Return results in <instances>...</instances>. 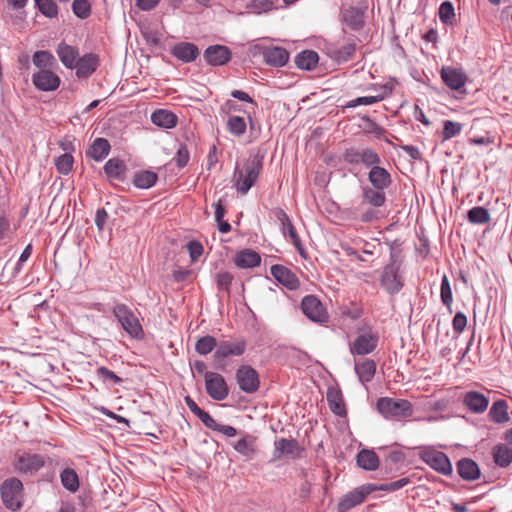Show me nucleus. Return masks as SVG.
<instances>
[{
	"mask_svg": "<svg viewBox=\"0 0 512 512\" xmlns=\"http://www.w3.org/2000/svg\"><path fill=\"white\" fill-rule=\"evenodd\" d=\"M262 170L261 161L256 158L249 159L244 166L236 168L234 172V185L238 192L246 194L256 183Z\"/></svg>",
	"mask_w": 512,
	"mask_h": 512,
	"instance_id": "nucleus-1",
	"label": "nucleus"
},
{
	"mask_svg": "<svg viewBox=\"0 0 512 512\" xmlns=\"http://www.w3.org/2000/svg\"><path fill=\"white\" fill-rule=\"evenodd\" d=\"M378 412L385 418L400 419L410 417L413 412L411 403L405 399L382 397L376 403Z\"/></svg>",
	"mask_w": 512,
	"mask_h": 512,
	"instance_id": "nucleus-2",
	"label": "nucleus"
},
{
	"mask_svg": "<svg viewBox=\"0 0 512 512\" xmlns=\"http://www.w3.org/2000/svg\"><path fill=\"white\" fill-rule=\"evenodd\" d=\"M419 456L422 461L440 474L448 476L453 471L452 464L447 455L432 447L422 448Z\"/></svg>",
	"mask_w": 512,
	"mask_h": 512,
	"instance_id": "nucleus-3",
	"label": "nucleus"
},
{
	"mask_svg": "<svg viewBox=\"0 0 512 512\" xmlns=\"http://www.w3.org/2000/svg\"><path fill=\"white\" fill-rule=\"evenodd\" d=\"M113 314L120 322L123 329L133 338H140L143 335L142 326L138 318L125 304H117L113 308Z\"/></svg>",
	"mask_w": 512,
	"mask_h": 512,
	"instance_id": "nucleus-4",
	"label": "nucleus"
},
{
	"mask_svg": "<svg viewBox=\"0 0 512 512\" xmlns=\"http://www.w3.org/2000/svg\"><path fill=\"white\" fill-rule=\"evenodd\" d=\"M22 482L17 478H10L1 486V496L4 505L12 510L16 511L22 506Z\"/></svg>",
	"mask_w": 512,
	"mask_h": 512,
	"instance_id": "nucleus-5",
	"label": "nucleus"
},
{
	"mask_svg": "<svg viewBox=\"0 0 512 512\" xmlns=\"http://www.w3.org/2000/svg\"><path fill=\"white\" fill-rule=\"evenodd\" d=\"M205 388L207 394L214 400H224L229 394L225 378L217 372H205Z\"/></svg>",
	"mask_w": 512,
	"mask_h": 512,
	"instance_id": "nucleus-6",
	"label": "nucleus"
},
{
	"mask_svg": "<svg viewBox=\"0 0 512 512\" xmlns=\"http://www.w3.org/2000/svg\"><path fill=\"white\" fill-rule=\"evenodd\" d=\"M303 313L312 321L317 323H326L329 315L323 304L315 296H305L301 303Z\"/></svg>",
	"mask_w": 512,
	"mask_h": 512,
	"instance_id": "nucleus-7",
	"label": "nucleus"
},
{
	"mask_svg": "<svg viewBox=\"0 0 512 512\" xmlns=\"http://www.w3.org/2000/svg\"><path fill=\"white\" fill-rule=\"evenodd\" d=\"M236 380L239 388L245 393H254L260 386L258 372L248 365H243L237 370Z\"/></svg>",
	"mask_w": 512,
	"mask_h": 512,
	"instance_id": "nucleus-8",
	"label": "nucleus"
},
{
	"mask_svg": "<svg viewBox=\"0 0 512 512\" xmlns=\"http://www.w3.org/2000/svg\"><path fill=\"white\" fill-rule=\"evenodd\" d=\"M44 464V457L38 454L22 452L15 455L14 467L22 473L37 472Z\"/></svg>",
	"mask_w": 512,
	"mask_h": 512,
	"instance_id": "nucleus-9",
	"label": "nucleus"
},
{
	"mask_svg": "<svg viewBox=\"0 0 512 512\" xmlns=\"http://www.w3.org/2000/svg\"><path fill=\"white\" fill-rule=\"evenodd\" d=\"M374 491H376L374 484L359 486L343 496L339 502V508L344 511L349 510L363 503L366 497Z\"/></svg>",
	"mask_w": 512,
	"mask_h": 512,
	"instance_id": "nucleus-10",
	"label": "nucleus"
},
{
	"mask_svg": "<svg viewBox=\"0 0 512 512\" xmlns=\"http://www.w3.org/2000/svg\"><path fill=\"white\" fill-rule=\"evenodd\" d=\"M378 343V336L372 331L359 334L353 342L350 343V352L353 355H366L375 350Z\"/></svg>",
	"mask_w": 512,
	"mask_h": 512,
	"instance_id": "nucleus-11",
	"label": "nucleus"
},
{
	"mask_svg": "<svg viewBox=\"0 0 512 512\" xmlns=\"http://www.w3.org/2000/svg\"><path fill=\"white\" fill-rule=\"evenodd\" d=\"M32 82L36 89L44 92L55 91L61 84L60 77L54 70L35 71L32 75Z\"/></svg>",
	"mask_w": 512,
	"mask_h": 512,
	"instance_id": "nucleus-12",
	"label": "nucleus"
},
{
	"mask_svg": "<svg viewBox=\"0 0 512 512\" xmlns=\"http://www.w3.org/2000/svg\"><path fill=\"white\" fill-rule=\"evenodd\" d=\"M441 79L452 90H460L467 83L468 77L461 68L451 66L442 67Z\"/></svg>",
	"mask_w": 512,
	"mask_h": 512,
	"instance_id": "nucleus-13",
	"label": "nucleus"
},
{
	"mask_svg": "<svg viewBox=\"0 0 512 512\" xmlns=\"http://www.w3.org/2000/svg\"><path fill=\"white\" fill-rule=\"evenodd\" d=\"M271 275L282 286L289 290H297L300 287V280L297 275L283 265H273L270 269Z\"/></svg>",
	"mask_w": 512,
	"mask_h": 512,
	"instance_id": "nucleus-14",
	"label": "nucleus"
},
{
	"mask_svg": "<svg viewBox=\"0 0 512 512\" xmlns=\"http://www.w3.org/2000/svg\"><path fill=\"white\" fill-rule=\"evenodd\" d=\"M463 405L472 413L482 414L487 410L489 399L478 391H468L463 395Z\"/></svg>",
	"mask_w": 512,
	"mask_h": 512,
	"instance_id": "nucleus-15",
	"label": "nucleus"
},
{
	"mask_svg": "<svg viewBox=\"0 0 512 512\" xmlns=\"http://www.w3.org/2000/svg\"><path fill=\"white\" fill-rule=\"evenodd\" d=\"M262 55L266 64L282 67L287 64L289 60L288 51L279 46H269L262 48Z\"/></svg>",
	"mask_w": 512,
	"mask_h": 512,
	"instance_id": "nucleus-16",
	"label": "nucleus"
},
{
	"mask_svg": "<svg viewBox=\"0 0 512 512\" xmlns=\"http://www.w3.org/2000/svg\"><path fill=\"white\" fill-rule=\"evenodd\" d=\"M245 348L244 341H223L217 346L214 358L216 361H221L228 356H240L244 353Z\"/></svg>",
	"mask_w": 512,
	"mask_h": 512,
	"instance_id": "nucleus-17",
	"label": "nucleus"
},
{
	"mask_svg": "<svg viewBox=\"0 0 512 512\" xmlns=\"http://www.w3.org/2000/svg\"><path fill=\"white\" fill-rule=\"evenodd\" d=\"M204 56L209 64L220 66L231 59V52L226 46L214 45L205 50Z\"/></svg>",
	"mask_w": 512,
	"mask_h": 512,
	"instance_id": "nucleus-18",
	"label": "nucleus"
},
{
	"mask_svg": "<svg viewBox=\"0 0 512 512\" xmlns=\"http://www.w3.org/2000/svg\"><path fill=\"white\" fill-rule=\"evenodd\" d=\"M56 53L66 68L73 69L77 65L79 52L76 47L61 42L56 49Z\"/></svg>",
	"mask_w": 512,
	"mask_h": 512,
	"instance_id": "nucleus-19",
	"label": "nucleus"
},
{
	"mask_svg": "<svg viewBox=\"0 0 512 512\" xmlns=\"http://www.w3.org/2000/svg\"><path fill=\"white\" fill-rule=\"evenodd\" d=\"M99 58L97 55L90 53L83 57H79L77 61L76 74L79 78L89 77L98 67Z\"/></svg>",
	"mask_w": 512,
	"mask_h": 512,
	"instance_id": "nucleus-20",
	"label": "nucleus"
},
{
	"mask_svg": "<svg viewBox=\"0 0 512 512\" xmlns=\"http://www.w3.org/2000/svg\"><path fill=\"white\" fill-rule=\"evenodd\" d=\"M171 53L183 62H191L197 58L199 50L193 43L181 42L172 47Z\"/></svg>",
	"mask_w": 512,
	"mask_h": 512,
	"instance_id": "nucleus-21",
	"label": "nucleus"
},
{
	"mask_svg": "<svg viewBox=\"0 0 512 512\" xmlns=\"http://www.w3.org/2000/svg\"><path fill=\"white\" fill-rule=\"evenodd\" d=\"M327 402L331 411L338 416H345L346 406L344 403L342 392L339 388L331 387L327 391Z\"/></svg>",
	"mask_w": 512,
	"mask_h": 512,
	"instance_id": "nucleus-22",
	"label": "nucleus"
},
{
	"mask_svg": "<svg viewBox=\"0 0 512 512\" xmlns=\"http://www.w3.org/2000/svg\"><path fill=\"white\" fill-rule=\"evenodd\" d=\"M151 121L158 127L171 129L177 125L178 117L169 110L159 109L152 113Z\"/></svg>",
	"mask_w": 512,
	"mask_h": 512,
	"instance_id": "nucleus-23",
	"label": "nucleus"
},
{
	"mask_svg": "<svg viewBox=\"0 0 512 512\" xmlns=\"http://www.w3.org/2000/svg\"><path fill=\"white\" fill-rule=\"evenodd\" d=\"M277 218L281 223L283 234L285 236L288 235L289 238L291 239L292 243L294 244V246L297 248V250L300 253H302L301 240H300L293 224L291 223L288 215L283 210H280L277 214Z\"/></svg>",
	"mask_w": 512,
	"mask_h": 512,
	"instance_id": "nucleus-24",
	"label": "nucleus"
},
{
	"mask_svg": "<svg viewBox=\"0 0 512 512\" xmlns=\"http://www.w3.org/2000/svg\"><path fill=\"white\" fill-rule=\"evenodd\" d=\"M32 63L36 71L52 70L56 66L55 57L47 50L36 51L32 56Z\"/></svg>",
	"mask_w": 512,
	"mask_h": 512,
	"instance_id": "nucleus-25",
	"label": "nucleus"
},
{
	"mask_svg": "<svg viewBox=\"0 0 512 512\" xmlns=\"http://www.w3.org/2000/svg\"><path fill=\"white\" fill-rule=\"evenodd\" d=\"M260 262V255L249 249L238 252L234 257V263L239 268H253L258 266Z\"/></svg>",
	"mask_w": 512,
	"mask_h": 512,
	"instance_id": "nucleus-26",
	"label": "nucleus"
},
{
	"mask_svg": "<svg viewBox=\"0 0 512 512\" xmlns=\"http://www.w3.org/2000/svg\"><path fill=\"white\" fill-rule=\"evenodd\" d=\"M369 181L376 189L383 190L390 185L391 177L386 169L374 166L369 173Z\"/></svg>",
	"mask_w": 512,
	"mask_h": 512,
	"instance_id": "nucleus-27",
	"label": "nucleus"
},
{
	"mask_svg": "<svg viewBox=\"0 0 512 512\" xmlns=\"http://www.w3.org/2000/svg\"><path fill=\"white\" fill-rule=\"evenodd\" d=\"M126 164L123 160L118 158L109 159L105 166L104 171L106 175L115 180H123L126 174Z\"/></svg>",
	"mask_w": 512,
	"mask_h": 512,
	"instance_id": "nucleus-28",
	"label": "nucleus"
},
{
	"mask_svg": "<svg viewBox=\"0 0 512 512\" xmlns=\"http://www.w3.org/2000/svg\"><path fill=\"white\" fill-rule=\"evenodd\" d=\"M494 462L502 467H508L512 463V448L507 444H497L492 448Z\"/></svg>",
	"mask_w": 512,
	"mask_h": 512,
	"instance_id": "nucleus-29",
	"label": "nucleus"
},
{
	"mask_svg": "<svg viewBox=\"0 0 512 512\" xmlns=\"http://www.w3.org/2000/svg\"><path fill=\"white\" fill-rule=\"evenodd\" d=\"M457 470L459 475L468 481L476 480L480 476L479 467L471 459H462L458 462Z\"/></svg>",
	"mask_w": 512,
	"mask_h": 512,
	"instance_id": "nucleus-30",
	"label": "nucleus"
},
{
	"mask_svg": "<svg viewBox=\"0 0 512 512\" xmlns=\"http://www.w3.org/2000/svg\"><path fill=\"white\" fill-rule=\"evenodd\" d=\"M490 419L497 424H504L509 421L508 405L505 400L495 401L489 410Z\"/></svg>",
	"mask_w": 512,
	"mask_h": 512,
	"instance_id": "nucleus-31",
	"label": "nucleus"
},
{
	"mask_svg": "<svg viewBox=\"0 0 512 512\" xmlns=\"http://www.w3.org/2000/svg\"><path fill=\"white\" fill-rule=\"evenodd\" d=\"M379 463V457L373 450L363 449L357 454V464L365 470L374 471Z\"/></svg>",
	"mask_w": 512,
	"mask_h": 512,
	"instance_id": "nucleus-32",
	"label": "nucleus"
},
{
	"mask_svg": "<svg viewBox=\"0 0 512 512\" xmlns=\"http://www.w3.org/2000/svg\"><path fill=\"white\" fill-rule=\"evenodd\" d=\"M355 371L362 383L369 382L375 375L376 363L371 359L355 362Z\"/></svg>",
	"mask_w": 512,
	"mask_h": 512,
	"instance_id": "nucleus-33",
	"label": "nucleus"
},
{
	"mask_svg": "<svg viewBox=\"0 0 512 512\" xmlns=\"http://www.w3.org/2000/svg\"><path fill=\"white\" fill-rule=\"evenodd\" d=\"M110 148L111 146L108 140L96 138L87 152V155L96 161H100L109 154Z\"/></svg>",
	"mask_w": 512,
	"mask_h": 512,
	"instance_id": "nucleus-34",
	"label": "nucleus"
},
{
	"mask_svg": "<svg viewBox=\"0 0 512 512\" xmlns=\"http://www.w3.org/2000/svg\"><path fill=\"white\" fill-rule=\"evenodd\" d=\"M319 57L313 50H305L297 55L295 63L298 68L304 70H312L316 67Z\"/></svg>",
	"mask_w": 512,
	"mask_h": 512,
	"instance_id": "nucleus-35",
	"label": "nucleus"
},
{
	"mask_svg": "<svg viewBox=\"0 0 512 512\" xmlns=\"http://www.w3.org/2000/svg\"><path fill=\"white\" fill-rule=\"evenodd\" d=\"M233 447L241 455L251 457L256 452V437L245 435L239 439Z\"/></svg>",
	"mask_w": 512,
	"mask_h": 512,
	"instance_id": "nucleus-36",
	"label": "nucleus"
},
{
	"mask_svg": "<svg viewBox=\"0 0 512 512\" xmlns=\"http://www.w3.org/2000/svg\"><path fill=\"white\" fill-rule=\"evenodd\" d=\"M157 180V175L151 171H141L134 175L133 183L136 187L141 189H148L152 187Z\"/></svg>",
	"mask_w": 512,
	"mask_h": 512,
	"instance_id": "nucleus-37",
	"label": "nucleus"
},
{
	"mask_svg": "<svg viewBox=\"0 0 512 512\" xmlns=\"http://www.w3.org/2000/svg\"><path fill=\"white\" fill-rule=\"evenodd\" d=\"M185 402L191 412L195 414L205 426H211V424H213V417L208 412L201 409L191 397H185Z\"/></svg>",
	"mask_w": 512,
	"mask_h": 512,
	"instance_id": "nucleus-38",
	"label": "nucleus"
},
{
	"mask_svg": "<svg viewBox=\"0 0 512 512\" xmlns=\"http://www.w3.org/2000/svg\"><path fill=\"white\" fill-rule=\"evenodd\" d=\"M462 130L463 125L461 123L452 120H445L443 122V130L441 133L442 141H447L458 136Z\"/></svg>",
	"mask_w": 512,
	"mask_h": 512,
	"instance_id": "nucleus-39",
	"label": "nucleus"
},
{
	"mask_svg": "<svg viewBox=\"0 0 512 512\" xmlns=\"http://www.w3.org/2000/svg\"><path fill=\"white\" fill-rule=\"evenodd\" d=\"M61 482L71 492H75L79 488L78 475L73 469L66 468L62 471Z\"/></svg>",
	"mask_w": 512,
	"mask_h": 512,
	"instance_id": "nucleus-40",
	"label": "nucleus"
},
{
	"mask_svg": "<svg viewBox=\"0 0 512 512\" xmlns=\"http://www.w3.org/2000/svg\"><path fill=\"white\" fill-rule=\"evenodd\" d=\"M468 220L474 224H485L490 221V215L487 209L477 206L468 211Z\"/></svg>",
	"mask_w": 512,
	"mask_h": 512,
	"instance_id": "nucleus-41",
	"label": "nucleus"
},
{
	"mask_svg": "<svg viewBox=\"0 0 512 512\" xmlns=\"http://www.w3.org/2000/svg\"><path fill=\"white\" fill-rule=\"evenodd\" d=\"M73 163L74 159L70 153H64L55 160L56 169L62 175H67L72 171Z\"/></svg>",
	"mask_w": 512,
	"mask_h": 512,
	"instance_id": "nucleus-42",
	"label": "nucleus"
},
{
	"mask_svg": "<svg viewBox=\"0 0 512 512\" xmlns=\"http://www.w3.org/2000/svg\"><path fill=\"white\" fill-rule=\"evenodd\" d=\"M217 346L216 339L212 336L201 337L195 345L196 351L201 355H207Z\"/></svg>",
	"mask_w": 512,
	"mask_h": 512,
	"instance_id": "nucleus-43",
	"label": "nucleus"
},
{
	"mask_svg": "<svg viewBox=\"0 0 512 512\" xmlns=\"http://www.w3.org/2000/svg\"><path fill=\"white\" fill-rule=\"evenodd\" d=\"M227 128L230 133L241 136L246 132V122L239 116H231L227 121Z\"/></svg>",
	"mask_w": 512,
	"mask_h": 512,
	"instance_id": "nucleus-44",
	"label": "nucleus"
},
{
	"mask_svg": "<svg viewBox=\"0 0 512 512\" xmlns=\"http://www.w3.org/2000/svg\"><path fill=\"white\" fill-rule=\"evenodd\" d=\"M39 11L49 18H54L58 14V7L53 0H35Z\"/></svg>",
	"mask_w": 512,
	"mask_h": 512,
	"instance_id": "nucleus-45",
	"label": "nucleus"
},
{
	"mask_svg": "<svg viewBox=\"0 0 512 512\" xmlns=\"http://www.w3.org/2000/svg\"><path fill=\"white\" fill-rule=\"evenodd\" d=\"M277 449L287 455H298L299 454V445L298 442L294 439H281L277 442Z\"/></svg>",
	"mask_w": 512,
	"mask_h": 512,
	"instance_id": "nucleus-46",
	"label": "nucleus"
},
{
	"mask_svg": "<svg viewBox=\"0 0 512 512\" xmlns=\"http://www.w3.org/2000/svg\"><path fill=\"white\" fill-rule=\"evenodd\" d=\"M455 17L454 7L451 2L445 1L440 5L439 18L443 23L452 24Z\"/></svg>",
	"mask_w": 512,
	"mask_h": 512,
	"instance_id": "nucleus-47",
	"label": "nucleus"
},
{
	"mask_svg": "<svg viewBox=\"0 0 512 512\" xmlns=\"http://www.w3.org/2000/svg\"><path fill=\"white\" fill-rule=\"evenodd\" d=\"M72 9L75 15L81 19L87 18L91 12V6L88 0H74Z\"/></svg>",
	"mask_w": 512,
	"mask_h": 512,
	"instance_id": "nucleus-48",
	"label": "nucleus"
},
{
	"mask_svg": "<svg viewBox=\"0 0 512 512\" xmlns=\"http://www.w3.org/2000/svg\"><path fill=\"white\" fill-rule=\"evenodd\" d=\"M440 296L443 304L446 305L449 309H451L453 301L452 290L446 275H444L442 278Z\"/></svg>",
	"mask_w": 512,
	"mask_h": 512,
	"instance_id": "nucleus-49",
	"label": "nucleus"
},
{
	"mask_svg": "<svg viewBox=\"0 0 512 512\" xmlns=\"http://www.w3.org/2000/svg\"><path fill=\"white\" fill-rule=\"evenodd\" d=\"M364 198L369 204L376 207L382 206L385 202V194L373 189L365 190Z\"/></svg>",
	"mask_w": 512,
	"mask_h": 512,
	"instance_id": "nucleus-50",
	"label": "nucleus"
},
{
	"mask_svg": "<svg viewBox=\"0 0 512 512\" xmlns=\"http://www.w3.org/2000/svg\"><path fill=\"white\" fill-rule=\"evenodd\" d=\"M410 482L409 478H401L397 481L381 484V485H375L376 491H396L404 486H406Z\"/></svg>",
	"mask_w": 512,
	"mask_h": 512,
	"instance_id": "nucleus-51",
	"label": "nucleus"
},
{
	"mask_svg": "<svg viewBox=\"0 0 512 512\" xmlns=\"http://www.w3.org/2000/svg\"><path fill=\"white\" fill-rule=\"evenodd\" d=\"M379 162L380 158L374 150L368 148L361 151V163L367 166H376Z\"/></svg>",
	"mask_w": 512,
	"mask_h": 512,
	"instance_id": "nucleus-52",
	"label": "nucleus"
},
{
	"mask_svg": "<svg viewBox=\"0 0 512 512\" xmlns=\"http://www.w3.org/2000/svg\"><path fill=\"white\" fill-rule=\"evenodd\" d=\"M217 286L219 289L229 291L233 281V275L229 272H220L216 276Z\"/></svg>",
	"mask_w": 512,
	"mask_h": 512,
	"instance_id": "nucleus-53",
	"label": "nucleus"
},
{
	"mask_svg": "<svg viewBox=\"0 0 512 512\" xmlns=\"http://www.w3.org/2000/svg\"><path fill=\"white\" fill-rule=\"evenodd\" d=\"M207 427L209 429H212L214 431L222 433L226 437H235L237 435L236 428H234L233 426H230V425L218 424L214 419H213V424H211V426H207Z\"/></svg>",
	"mask_w": 512,
	"mask_h": 512,
	"instance_id": "nucleus-54",
	"label": "nucleus"
},
{
	"mask_svg": "<svg viewBox=\"0 0 512 512\" xmlns=\"http://www.w3.org/2000/svg\"><path fill=\"white\" fill-rule=\"evenodd\" d=\"M250 8L255 13L267 12L273 8V2L270 0H253Z\"/></svg>",
	"mask_w": 512,
	"mask_h": 512,
	"instance_id": "nucleus-55",
	"label": "nucleus"
},
{
	"mask_svg": "<svg viewBox=\"0 0 512 512\" xmlns=\"http://www.w3.org/2000/svg\"><path fill=\"white\" fill-rule=\"evenodd\" d=\"M453 330L456 334L462 333L467 325V318L462 312H457L452 321Z\"/></svg>",
	"mask_w": 512,
	"mask_h": 512,
	"instance_id": "nucleus-56",
	"label": "nucleus"
},
{
	"mask_svg": "<svg viewBox=\"0 0 512 512\" xmlns=\"http://www.w3.org/2000/svg\"><path fill=\"white\" fill-rule=\"evenodd\" d=\"M188 250L192 262L198 260V258L203 254V246L200 242L192 241L188 244Z\"/></svg>",
	"mask_w": 512,
	"mask_h": 512,
	"instance_id": "nucleus-57",
	"label": "nucleus"
},
{
	"mask_svg": "<svg viewBox=\"0 0 512 512\" xmlns=\"http://www.w3.org/2000/svg\"><path fill=\"white\" fill-rule=\"evenodd\" d=\"M343 158L349 164H359L361 163V151L349 149L344 153Z\"/></svg>",
	"mask_w": 512,
	"mask_h": 512,
	"instance_id": "nucleus-58",
	"label": "nucleus"
},
{
	"mask_svg": "<svg viewBox=\"0 0 512 512\" xmlns=\"http://www.w3.org/2000/svg\"><path fill=\"white\" fill-rule=\"evenodd\" d=\"M97 373L100 377H102L105 380L112 381L114 383L121 382V378L118 377L113 371H110L106 367H100L97 370Z\"/></svg>",
	"mask_w": 512,
	"mask_h": 512,
	"instance_id": "nucleus-59",
	"label": "nucleus"
},
{
	"mask_svg": "<svg viewBox=\"0 0 512 512\" xmlns=\"http://www.w3.org/2000/svg\"><path fill=\"white\" fill-rule=\"evenodd\" d=\"M175 161L179 167H184L189 161V152L185 147H181L176 155Z\"/></svg>",
	"mask_w": 512,
	"mask_h": 512,
	"instance_id": "nucleus-60",
	"label": "nucleus"
},
{
	"mask_svg": "<svg viewBox=\"0 0 512 512\" xmlns=\"http://www.w3.org/2000/svg\"><path fill=\"white\" fill-rule=\"evenodd\" d=\"M107 218H108V214L104 209H99L96 212L95 224L99 230H102L104 228Z\"/></svg>",
	"mask_w": 512,
	"mask_h": 512,
	"instance_id": "nucleus-61",
	"label": "nucleus"
},
{
	"mask_svg": "<svg viewBox=\"0 0 512 512\" xmlns=\"http://www.w3.org/2000/svg\"><path fill=\"white\" fill-rule=\"evenodd\" d=\"M381 99L382 98L377 97V96L359 97L355 100V103L353 106H355V105H371V104H374V103L380 101Z\"/></svg>",
	"mask_w": 512,
	"mask_h": 512,
	"instance_id": "nucleus-62",
	"label": "nucleus"
},
{
	"mask_svg": "<svg viewBox=\"0 0 512 512\" xmlns=\"http://www.w3.org/2000/svg\"><path fill=\"white\" fill-rule=\"evenodd\" d=\"M160 0H137V6L144 11L154 8Z\"/></svg>",
	"mask_w": 512,
	"mask_h": 512,
	"instance_id": "nucleus-63",
	"label": "nucleus"
},
{
	"mask_svg": "<svg viewBox=\"0 0 512 512\" xmlns=\"http://www.w3.org/2000/svg\"><path fill=\"white\" fill-rule=\"evenodd\" d=\"M59 146L62 148L65 153H72L74 149L73 141L69 137H65L64 139L59 141Z\"/></svg>",
	"mask_w": 512,
	"mask_h": 512,
	"instance_id": "nucleus-64",
	"label": "nucleus"
}]
</instances>
